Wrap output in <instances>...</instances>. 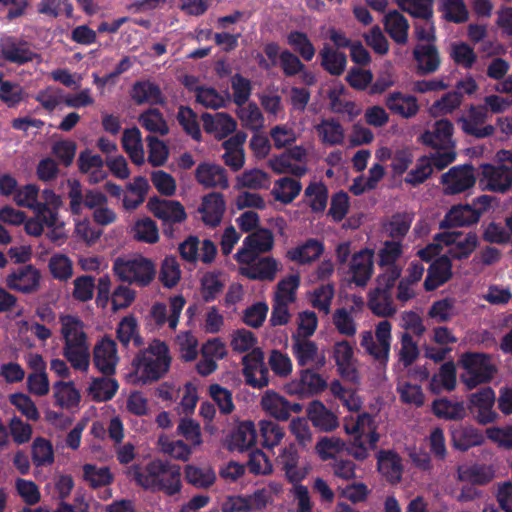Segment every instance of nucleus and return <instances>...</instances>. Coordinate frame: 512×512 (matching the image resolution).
<instances>
[{"instance_id": "58836bf2", "label": "nucleus", "mask_w": 512, "mask_h": 512, "mask_svg": "<svg viewBox=\"0 0 512 512\" xmlns=\"http://www.w3.org/2000/svg\"><path fill=\"white\" fill-rule=\"evenodd\" d=\"M292 342L291 350L299 366L305 367L315 360L318 355V346L314 341L293 335Z\"/></svg>"}, {"instance_id": "c85d7f7f", "label": "nucleus", "mask_w": 512, "mask_h": 512, "mask_svg": "<svg viewBox=\"0 0 512 512\" xmlns=\"http://www.w3.org/2000/svg\"><path fill=\"white\" fill-rule=\"evenodd\" d=\"M257 431L252 421L240 422L230 434L228 447L230 450L243 452L256 444Z\"/></svg>"}, {"instance_id": "c756f323", "label": "nucleus", "mask_w": 512, "mask_h": 512, "mask_svg": "<svg viewBox=\"0 0 512 512\" xmlns=\"http://www.w3.org/2000/svg\"><path fill=\"white\" fill-rule=\"evenodd\" d=\"M130 95L137 105L144 103L162 105L165 103L160 86L149 80L136 81L132 86Z\"/></svg>"}, {"instance_id": "e433bc0d", "label": "nucleus", "mask_w": 512, "mask_h": 512, "mask_svg": "<svg viewBox=\"0 0 512 512\" xmlns=\"http://www.w3.org/2000/svg\"><path fill=\"white\" fill-rule=\"evenodd\" d=\"M262 408L275 420L286 421L290 417V403L273 390H267L261 399Z\"/></svg>"}, {"instance_id": "79ce46f5", "label": "nucleus", "mask_w": 512, "mask_h": 512, "mask_svg": "<svg viewBox=\"0 0 512 512\" xmlns=\"http://www.w3.org/2000/svg\"><path fill=\"white\" fill-rule=\"evenodd\" d=\"M119 388L116 379L108 377L94 378L89 386V395L95 402H106L111 400Z\"/></svg>"}, {"instance_id": "49530a36", "label": "nucleus", "mask_w": 512, "mask_h": 512, "mask_svg": "<svg viewBox=\"0 0 512 512\" xmlns=\"http://www.w3.org/2000/svg\"><path fill=\"white\" fill-rule=\"evenodd\" d=\"M176 119L184 132L195 141L201 140V130L197 114L189 106L181 105L178 108Z\"/></svg>"}, {"instance_id": "052dcab7", "label": "nucleus", "mask_w": 512, "mask_h": 512, "mask_svg": "<svg viewBox=\"0 0 512 512\" xmlns=\"http://www.w3.org/2000/svg\"><path fill=\"white\" fill-rule=\"evenodd\" d=\"M332 322L337 332L346 337H353L357 332V324L346 308H338L334 311Z\"/></svg>"}, {"instance_id": "69168bd1", "label": "nucleus", "mask_w": 512, "mask_h": 512, "mask_svg": "<svg viewBox=\"0 0 512 512\" xmlns=\"http://www.w3.org/2000/svg\"><path fill=\"white\" fill-rule=\"evenodd\" d=\"M414 215L408 212L395 213L388 223L387 231L393 239L402 240L408 233Z\"/></svg>"}, {"instance_id": "423d86ee", "label": "nucleus", "mask_w": 512, "mask_h": 512, "mask_svg": "<svg viewBox=\"0 0 512 512\" xmlns=\"http://www.w3.org/2000/svg\"><path fill=\"white\" fill-rule=\"evenodd\" d=\"M274 247V235L268 228H258L248 234L234 255L239 264H249L257 260L260 254L270 252Z\"/></svg>"}, {"instance_id": "f8f14e48", "label": "nucleus", "mask_w": 512, "mask_h": 512, "mask_svg": "<svg viewBox=\"0 0 512 512\" xmlns=\"http://www.w3.org/2000/svg\"><path fill=\"white\" fill-rule=\"evenodd\" d=\"M68 197L73 215H80L83 207L94 211L108 203V198L103 192L97 189H87L83 192L78 181H74L68 192Z\"/></svg>"}, {"instance_id": "a211bd4d", "label": "nucleus", "mask_w": 512, "mask_h": 512, "mask_svg": "<svg viewBox=\"0 0 512 512\" xmlns=\"http://www.w3.org/2000/svg\"><path fill=\"white\" fill-rule=\"evenodd\" d=\"M326 388V380L320 374L307 368L301 370L298 380L288 385V392L290 394H297L300 397H305L319 394Z\"/></svg>"}, {"instance_id": "5701e85b", "label": "nucleus", "mask_w": 512, "mask_h": 512, "mask_svg": "<svg viewBox=\"0 0 512 512\" xmlns=\"http://www.w3.org/2000/svg\"><path fill=\"white\" fill-rule=\"evenodd\" d=\"M452 277V262L448 255H442L436 258L429 266L427 276L424 281L426 291H434Z\"/></svg>"}, {"instance_id": "b1692460", "label": "nucleus", "mask_w": 512, "mask_h": 512, "mask_svg": "<svg viewBox=\"0 0 512 512\" xmlns=\"http://www.w3.org/2000/svg\"><path fill=\"white\" fill-rule=\"evenodd\" d=\"M413 58L417 63V74L421 76L436 72L441 64L439 51L432 43L416 45Z\"/></svg>"}, {"instance_id": "473e14b6", "label": "nucleus", "mask_w": 512, "mask_h": 512, "mask_svg": "<svg viewBox=\"0 0 512 512\" xmlns=\"http://www.w3.org/2000/svg\"><path fill=\"white\" fill-rule=\"evenodd\" d=\"M384 28L389 36L399 45L408 41V20L397 10L388 12L384 17Z\"/></svg>"}, {"instance_id": "13d9d810", "label": "nucleus", "mask_w": 512, "mask_h": 512, "mask_svg": "<svg viewBox=\"0 0 512 512\" xmlns=\"http://www.w3.org/2000/svg\"><path fill=\"white\" fill-rule=\"evenodd\" d=\"M262 445L268 448L277 446L284 437V430L275 420H261L259 422Z\"/></svg>"}, {"instance_id": "72a5a7b5", "label": "nucleus", "mask_w": 512, "mask_h": 512, "mask_svg": "<svg viewBox=\"0 0 512 512\" xmlns=\"http://www.w3.org/2000/svg\"><path fill=\"white\" fill-rule=\"evenodd\" d=\"M483 434L473 427H458L451 432V442L455 449L467 451L472 447L480 446L484 443Z\"/></svg>"}, {"instance_id": "f03ea898", "label": "nucleus", "mask_w": 512, "mask_h": 512, "mask_svg": "<svg viewBox=\"0 0 512 512\" xmlns=\"http://www.w3.org/2000/svg\"><path fill=\"white\" fill-rule=\"evenodd\" d=\"M172 358L168 345L154 339L148 347L140 349L132 360L130 377L135 384L147 385L162 379L169 371Z\"/></svg>"}, {"instance_id": "4c0bfd02", "label": "nucleus", "mask_w": 512, "mask_h": 512, "mask_svg": "<svg viewBox=\"0 0 512 512\" xmlns=\"http://www.w3.org/2000/svg\"><path fill=\"white\" fill-rule=\"evenodd\" d=\"M63 355L74 369L80 371L88 369L90 353L87 342L64 343Z\"/></svg>"}, {"instance_id": "774afa93", "label": "nucleus", "mask_w": 512, "mask_h": 512, "mask_svg": "<svg viewBox=\"0 0 512 512\" xmlns=\"http://www.w3.org/2000/svg\"><path fill=\"white\" fill-rule=\"evenodd\" d=\"M237 116L248 129L258 130L263 126L264 117L257 104L254 102H250L246 107H239Z\"/></svg>"}, {"instance_id": "c9c22d12", "label": "nucleus", "mask_w": 512, "mask_h": 512, "mask_svg": "<svg viewBox=\"0 0 512 512\" xmlns=\"http://www.w3.org/2000/svg\"><path fill=\"white\" fill-rule=\"evenodd\" d=\"M322 68L332 76H340L346 69L347 56L325 44L319 52Z\"/></svg>"}, {"instance_id": "338daca9", "label": "nucleus", "mask_w": 512, "mask_h": 512, "mask_svg": "<svg viewBox=\"0 0 512 512\" xmlns=\"http://www.w3.org/2000/svg\"><path fill=\"white\" fill-rule=\"evenodd\" d=\"M344 447V442L338 437H321L316 444V452L322 461L332 460L339 458L337 456Z\"/></svg>"}, {"instance_id": "f704fd0d", "label": "nucleus", "mask_w": 512, "mask_h": 512, "mask_svg": "<svg viewBox=\"0 0 512 512\" xmlns=\"http://www.w3.org/2000/svg\"><path fill=\"white\" fill-rule=\"evenodd\" d=\"M278 461L290 483H298L305 478L306 471L298 466L299 455L295 446L291 445L284 448Z\"/></svg>"}, {"instance_id": "6ab92c4d", "label": "nucleus", "mask_w": 512, "mask_h": 512, "mask_svg": "<svg viewBox=\"0 0 512 512\" xmlns=\"http://www.w3.org/2000/svg\"><path fill=\"white\" fill-rule=\"evenodd\" d=\"M203 129L212 134L217 140H222L232 134L237 128L235 119L226 112L211 114L205 112L201 115Z\"/></svg>"}, {"instance_id": "6e6552de", "label": "nucleus", "mask_w": 512, "mask_h": 512, "mask_svg": "<svg viewBox=\"0 0 512 512\" xmlns=\"http://www.w3.org/2000/svg\"><path fill=\"white\" fill-rule=\"evenodd\" d=\"M243 376L246 384L261 389L269 384V370L264 363V353L260 348H253L242 357Z\"/></svg>"}, {"instance_id": "0eeeda50", "label": "nucleus", "mask_w": 512, "mask_h": 512, "mask_svg": "<svg viewBox=\"0 0 512 512\" xmlns=\"http://www.w3.org/2000/svg\"><path fill=\"white\" fill-rule=\"evenodd\" d=\"M435 241L441 242L448 249V256L451 259L463 260L468 258L478 245V237L475 232H441L434 237Z\"/></svg>"}, {"instance_id": "6e6d98bb", "label": "nucleus", "mask_w": 512, "mask_h": 512, "mask_svg": "<svg viewBox=\"0 0 512 512\" xmlns=\"http://www.w3.org/2000/svg\"><path fill=\"white\" fill-rule=\"evenodd\" d=\"M83 476L84 480L93 488L109 485L113 481V475L108 467H97L95 464H85Z\"/></svg>"}, {"instance_id": "f257e3e1", "label": "nucleus", "mask_w": 512, "mask_h": 512, "mask_svg": "<svg viewBox=\"0 0 512 512\" xmlns=\"http://www.w3.org/2000/svg\"><path fill=\"white\" fill-rule=\"evenodd\" d=\"M126 474L145 490L164 492L167 496L180 493L182 488L180 466L160 459L150 461L144 469L138 464L131 465Z\"/></svg>"}, {"instance_id": "680f3d73", "label": "nucleus", "mask_w": 512, "mask_h": 512, "mask_svg": "<svg viewBox=\"0 0 512 512\" xmlns=\"http://www.w3.org/2000/svg\"><path fill=\"white\" fill-rule=\"evenodd\" d=\"M398 7L414 18L431 21L433 18V4L419 0H396Z\"/></svg>"}, {"instance_id": "39448f33", "label": "nucleus", "mask_w": 512, "mask_h": 512, "mask_svg": "<svg viewBox=\"0 0 512 512\" xmlns=\"http://www.w3.org/2000/svg\"><path fill=\"white\" fill-rule=\"evenodd\" d=\"M113 271L121 281L135 283L140 287L149 285L156 274L154 263L142 256L132 259L117 258Z\"/></svg>"}, {"instance_id": "9d476101", "label": "nucleus", "mask_w": 512, "mask_h": 512, "mask_svg": "<svg viewBox=\"0 0 512 512\" xmlns=\"http://www.w3.org/2000/svg\"><path fill=\"white\" fill-rule=\"evenodd\" d=\"M479 185L483 190L504 193L512 186V168L502 164L485 163L480 166Z\"/></svg>"}, {"instance_id": "a878e982", "label": "nucleus", "mask_w": 512, "mask_h": 512, "mask_svg": "<svg viewBox=\"0 0 512 512\" xmlns=\"http://www.w3.org/2000/svg\"><path fill=\"white\" fill-rule=\"evenodd\" d=\"M385 105L391 113L406 119L414 117L419 111L417 98L400 91L389 93L386 96Z\"/></svg>"}, {"instance_id": "dca6fc26", "label": "nucleus", "mask_w": 512, "mask_h": 512, "mask_svg": "<svg viewBox=\"0 0 512 512\" xmlns=\"http://www.w3.org/2000/svg\"><path fill=\"white\" fill-rule=\"evenodd\" d=\"M147 206L151 213L164 223H181L187 217L184 206L176 200H165L154 196L149 199Z\"/></svg>"}, {"instance_id": "09e8293b", "label": "nucleus", "mask_w": 512, "mask_h": 512, "mask_svg": "<svg viewBox=\"0 0 512 512\" xmlns=\"http://www.w3.org/2000/svg\"><path fill=\"white\" fill-rule=\"evenodd\" d=\"M316 131L321 136L322 142L329 145L342 144L344 140V130L342 125L335 119H323L316 126Z\"/></svg>"}, {"instance_id": "cd10ccee", "label": "nucleus", "mask_w": 512, "mask_h": 512, "mask_svg": "<svg viewBox=\"0 0 512 512\" xmlns=\"http://www.w3.org/2000/svg\"><path fill=\"white\" fill-rule=\"evenodd\" d=\"M324 243L315 238L307 239L302 245L287 251V258L300 265L316 261L324 252Z\"/></svg>"}, {"instance_id": "412c9836", "label": "nucleus", "mask_w": 512, "mask_h": 512, "mask_svg": "<svg viewBox=\"0 0 512 512\" xmlns=\"http://www.w3.org/2000/svg\"><path fill=\"white\" fill-rule=\"evenodd\" d=\"M453 131L454 127L450 120L440 119L435 122L432 131L427 130L421 134L420 140L424 145L433 149H447L453 144Z\"/></svg>"}, {"instance_id": "37998d69", "label": "nucleus", "mask_w": 512, "mask_h": 512, "mask_svg": "<svg viewBox=\"0 0 512 512\" xmlns=\"http://www.w3.org/2000/svg\"><path fill=\"white\" fill-rule=\"evenodd\" d=\"M60 322L64 343L87 342V335L83 331V322L78 317L63 315L60 317Z\"/></svg>"}, {"instance_id": "de8ad7c7", "label": "nucleus", "mask_w": 512, "mask_h": 512, "mask_svg": "<svg viewBox=\"0 0 512 512\" xmlns=\"http://www.w3.org/2000/svg\"><path fill=\"white\" fill-rule=\"evenodd\" d=\"M368 307L377 316L387 317L395 312L392 304V293L373 290L368 296Z\"/></svg>"}, {"instance_id": "20e7f679", "label": "nucleus", "mask_w": 512, "mask_h": 512, "mask_svg": "<svg viewBox=\"0 0 512 512\" xmlns=\"http://www.w3.org/2000/svg\"><path fill=\"white\" fill-rule=\"evenodd\" d=\"M461 364L464 372L461 381L468 389L484 383H489L497 372L492 358L486 353L468 352L462 355Z\"/></svg>"}, {"instance_id": "5fc2aeb1", "label": "nucleus", "mask_w": 512, "mask_h": 512, "mask_svg": "<svg viewBox=\"0 0 512 512\" xmlns=\"http://www.w3.org/2000/svg\"><path fill=\"white\" fill-rule=\"evenodd\" d=\"M287 43L305 60L311 61L315 55V47L302 31H291L287 35Z\"/></svg>"}, {"instance_id": "393cba45", "label": "nucleus", "mask_w": 512, "mask_h": 512, "mask_svg": "<svg viewBox=\"0 0 512 512\" xmlns=\"http://www.w3.org/2000/svg\"><path fill=\"white\" fill-rule=\"evenodd\" d=\"M226 204L224 196L219 192H211L202 199L199 212L202 214V220L206 225L216 227L220 224Z\"/></svg>"}, {"instance_id": "3c124183", "label": "nucleus", "mask_w": 512, "mask_h": 512, "mask_svg": "<svg viewBox=\"0 0 512 512\" xmlns=\"http://www.w3.org/2000/svg\"><path fill=\"white\" fill-rule=\"evenodd\" d=\"M304 195L309 199V206L313 212L319 213L325 210L328 201V188L324 183H310L306 187Z\"/></svg>"}, {"instance_id": "1a4fd4ad", "label": "nucleus", "mask_w": 512, "mask_h": 512, "mask_svg": "<svg viewBox=\"0 0 512 512\" xmlns=\"http://www.w3.org/2000/svg\"><path fill=\"white\" fill-rule=\"evenodd\" d=\"M476 177L472 164H463L451 167L441 175V184L445 195H456L474 187Z\"/></svg>"}, {"instance_id": "864d4df0", "label": "nucleus", "mask_w": 512, "mask_h": 512, "mask_svg": "<svg viewBox=\"0 0 512 512\" xmlns=\"http://www.w3.org/2000/svg\"><path fill=\"white\" fill-rule=\"evenodd\" d=\"M2 55L5 60L18 65L32 62L34 59L40 57L39 54L33 52L26 45H18L16 43L5 45L2 48Z\"/></svg>"}, {"instance_id": "8fccbe9b", "label": "nucleus", "mask_w": 512, "mask_h": 512, "mask_svg": "<svg viewBox=\"0 0 512 512\" xmlns=\"http://www.w3.org/2000/svg\"><path fill=\"white\" fill-rule=\"evenodd\" d=\"M184 473L185 480L197 488H208L212 486L216 480L215 472L211 468L187 465Z\"/></svg>"}, {"instance_id": "7c9ffc66", "label": "nucleus", "mask_w": 512, "mask_h": 512, "mask_svg": "<svg viewBox=\"0 0 512 512\" xmlns=\"http://www.w3.org/2000/svg\"><path fill=\"white\" fill-rule=\"evenodd\" d=\"M307 415L313 426L321 431L330 432L339 425L337 416L319 400L309 404Z\"/></svg>"}, {"instance_id": "ea45409f", "label": "nucleus", "mask_w": 512, "mask_h": 512, "mask_svg": "<svg viewBox=\"0 0 512 512\" xmlns=\"http://www.w3.org/2000/svg\"><path fill=\"white\" fill-rule=\"evenodd\" d=\"M140 125L148 132L165 136L169 133V126L163 113L158 108H148L138 118Z\"/></svg>"}, {"instance_id": "c03bdc74", "label": "nucleus", "mask_w": 512, "mask_h": 512, "mask_svg": "<svg viewBox=\"0 0 512 512\" xmlns=\"http://www.w3.org/2000/svg\"><path fill=\"white\" fill-rule=\"evenodd\" d=\"M55 404L61 408H72L78 406L80 393L72 382L58 381L54 385Z\"/></svg>"}, {"instance_id": "ddd939ff", "label": "nucleus", "mask_w": 512, "mask_h": 512, "mask_svg": "<svg viewBox=\"0 0 512 512\" xmlns=\"http://www.w3.org/2000/svg\"><path fill=\"white\" fill-rule=\"evenodd\" d=\"M40 272L33 265H25L13 270L6 276L7 288L23 294L36 292L40 286Z\"/></svg>"}, {"instance_id": "603ef678", "label": "nucleus", "mask_w": 512, "mask_h": 512, "mask_svg": "<svg viewBox=\"0 0 512 512\" xmlns=\"http://www.w3.org/2000/svg\"><path fill=\"white\" fill-rule=\"evenodd\" d=\"M32 461L35 466H47L54 462V451L49 440L37 437L31 447Z\"/></svg>"}, {"instance_id": "2eb2a0df", "label": "nucleus", "mask_w": 512, "mask_h": 512, "mask_svg": "<svg viewBox=\"0 0 512 512\" xmlns=\"http://www.w3.org/2000/svg\"><path fill=\"white\" fill-rule=\"evenodd\" d=\"M374 252L364 248L351 256L347 273L351 275L350 282L356 286L364 287L370 280L374 271Z\"/></svg>"}, {"instance_id": "aec40b11", "label": "nucleus", "mask_w": 512, "mask_h": 512, "mask_svg": "<svg viewBox=\"0 0 512 512\" xmlns=\"http://www.w3.org/2000/svg\"><path fill=\"white\" fill-rule=\"evenodd\" d=\"M196 181L205 188L227 189L229 181L224 167L211 163L201 162L195 170Z\"/></svg>"}, {"instance_id": "a19ab883", "label": "nucleus", "mask_w": 512, "mask_h": 512, "mask_svg": "<svg viewBox=\"0 0 512 512\" xmlns=\"http://www.w3.org/2000/svg\"><path fill=\"white\" fill-rule=\"evenodd\" d=\"M301 189L302 185L299 180L283 177L275 182L271 194L276 201L289 204L300 194Z\"/></svg>"}, {"instance_id": "bb28decb", "label": "nucleus", "mask_w": 512, "mask_h": 512, "mask_svg": "<svg viewBox=\"0 0 512 512\" xmlns=\"http://www.w3.org/2000/svg\"><path fill=\"white\" fill-rule=\"evenodd\" d=\"M378 471L392 484L402 478L403 465L401 457L392 450H381L377 456Z\"/></svg>"}, {"instance_id": "4468645a", "label": "nucleus", "mask_w": 512, "mask_h": 512, "mask_svg": "<svg viewBox=\"0 0 512 512\" xmlns=\"http://www.w3.org/2000/svg\"><path fill=\"white\" fill-rule=\"evenodd\" d=\"M487 119V108L483 105H470L467 116H461L457 122L462 131L470 136L481 139L491 136L495 129L492 125L482 126Z\"/></svg>"}, {"instance_id": "f3484780", "label": "nucleus", "mask_w": 512, "mask_h": 512, "mask_svg": "<svg viewBox=\"0 0 512 512\" xmlns=\"http://www.w3.org/2000/svg\"><path fill=\"white\" fill-rule=\"evenodd\" d=\"M93 362L103 375H113L118 362L116 342L109 337L102 338L94 347Z\"/></svg>"}, {"instance_id": "a18cd8bd", "label": "nucleus", "mask_w": 512, "mask_h": 512, "mask_svg": "<svg viewBox=\"0 0 512 512\" xmlns=\"http://www.w3.org/2000/svg\"><path fill=\"white\" fill-rule=\"evenodd\" d=\"M334 294L335 289L333 284H322L309 294V302L313 308L328 315L331 311Z\"/></svg>"}, {"instance_id": "0e129e2a", "label": "nucleus", "mask_w": 512, "mask_h": 512, "mask_svg": "<svg viewBox=\"0 0 512 512\" xmlns=\"http://www.w3.org/2000/svg\"><path fill=\"white\" fill-rule=\"evenodd\" d=\"M269 184V176L266 172L260 169H251L244 171L237 178V186L239 188L245 187L249 189H264L267 188Z\"/></svg>"}, {"instance_id": "4d7b16f0", "label": "nucleus", "mask_w": 512, "mask_h": 512, "mask_svg": "<svg viewBox=\"0 0 512 512\" xmlns=\"http://www.w3.org/2000/svg\"><path fill=\"white\" fill-rule=\"evenodd\" d=\"M455 315V300L450 297L433 302L428 310V317L437 323H446Z\"/></svg>"}, {"instance_id": "2f4dec72", "label": "nucleus", "mask_w": 512, "mask_h": 512, "mask_svg": "<svg viewBox=\"0 0 512 512\" xmlns=\"http://www.w3.org/2000/svg\"><path fill=\"white\" fill-rule=\"evenodd\" d=\"M432 413L439 419L460 421L466 417L463 401H453L447 397L437 398L431 405Z\"/></svg>"}, {"instance_id": "4be33fe9", "label": "nucleus", "mask_w": 512, "mask_h": 512, "mask_svg": "<svg viewBox=\"0 0 512 512\" xmlns=\"http://www.w3.org/2000/svg\"><path fill=\"white\" fill-rule=\"evenodd\" d=\"M240 268V274L250 280L273 281L279 270L278 261L272 256L259 257Z\"/></svg>"}, {"instance_id": "e2e57ef3", "label": "nucleus", "mask_w": 512, "mask_h": 512, "mask_svg": "<svg viewBox=\"0 0 512 512\" xmlns=\"http://www.w3.org/2000/svg\"><path fill=\"white\" fill-rule=\"evenodd\" d=\"M440 10L447 21L464 23L468 20L469 13L463 0H442Z\"/></svg>"}, {"instance_id": "9b49d317", "label": "nucleus", "mask_w": 512, "mask_h": 512, "mask_svg": "<svg viewBox=\"0 0 512 512\" xmlns=\"http://www.w3.org/2000/svg\"><path fill=\"white\" fill-rule=\"evenodd\" d=\"M494 402V390L491 387H484L469 396L466 410L469 409L479 424L486 425L497 418V413L493 410Z\"/></svg>"}, {"instance_id": "bf43d9fd", "label": "nucleus", "mask_w": 512, "mask_h": 512, "mask_svg": "<svg viewBox=\"0 0 512 512\" xmlns=\"http://www.w3.org/2000/svg\"><path fill=\"white\" fill-rule=\"evenodd\" d=\"M148 146V162L153 167L163 166L169 156V149L167 145L158 137L148 135L146 137Z\"/></svg>"}, {"instance_id": "7ed1b4c3", "label": "nucleus", "mask_w": 512, "mask_h": 512, "mask_svg": "<svg viewBox=\"0 0 512 512\" xmlns=\"http://www.w3.org/2000/svg\"><path fill=\"white\" fill-rule=\"evenodd\" d=\"M495 200L493 196L481 195L472 204H458L451 207L440 222V228L470 226L477 223L483 213L487 212Z\"/></svg>"}]
</instances>
